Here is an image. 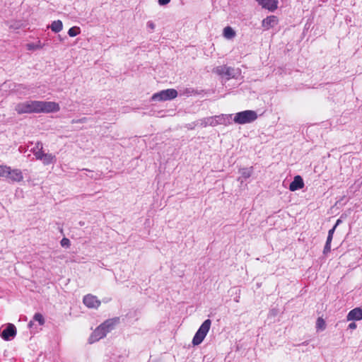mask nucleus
Instances as JSON below:
<instances>
[{
	"label": "nucleus",
	"instance_id": "obj_26",
	"mask_svg": "<svg viewBox=\"0 0 362 362\" xmlns=\"http://www.w3.org/2000/svg\"><path fill=\"white\" fill-rule=\"evenodd\" d=\"M331 243H332L331 240H327L325 245L324 247V250H323V253L325 255H327V253H329L330 252V250H331Z\"/></svg>",
	"mask_w": 362,
	"mask_h": 362
},
{
	"label": "nucleus",
	"instance_id": "obj_19",
	"mask_svg": "<svg viewBox=\"0 0 362 362\" xmlns=\"http://www.w3.org/2000/svg\"><path fill=\"white\" fill-rule=\"evenodd\" d=\"M236 33L235 31L230 26H227L223 28V35L227 40H231L235 37Z\"/></svg>",
	"mask_w": 362,
	"mask_h": 362
},
{
	"label": "nucleus",
	"instance_id": "obj_2",
	"mask_svg": "<svg viewBox=\"0 0 362 362\" xmlns=\"http://www.w3.org/2000/svg\"><path fill=\"white\" fill-rule=\"evenodd\" d=\"M33 153L36 159L40 160L45 165L54 164L57 162L56 156L52 153H45L43 151V145L40 141L36 143Z\"/></svg>",
	"mask_w": 362,
	"mask_h": 362
},
{
	"label": "nucleus",
	"instance_id": "obj_12",
	"mask_svg": "<svg viewBox=\"0 0 362 362\" xmlns=\"http://www.w3.org/2000/svg\"><path fill=\"white\" fill-rule=\"evenodd\" d=\"M83 301V303L90 308H97L100 305V301L97 297L90 294L84 296Z\"/></svg>",
	"mask_w": 362,
	"mask_h": 362
},
{
	"label": "nucleus",
	"instance_id": "obj_18",
	"mask_svg": "<svg viewBox=\"0 0 362 362\" xmlns=\"http://www.w3.org/2000/svg\"><path fill=\"white\" fill-rule=\"evenodd\" d=\"M48 28H49L52 32L57 33L62 30L63 23L60 20L54 21Z\"/></svg>",
	"mask_w": 362,
	"mask_h": 362
},
{
	"label": "nucleus",
	"instance_id": "obj_21",
	"mask_svg": "<svg viewBox=\"0 0 362 362\" xmlns=\"http://www.w3.org/2000/svg\"><path fill=\"white\" fill-rule=\"evenodd\" d=\"M10 166L5 164H0V179L6 180L9 172Z\"/></svg>",
	"mask_w": 362,
	"mask_h": 362
},
{
	"label": "nucleus",
	"instance_id": "obj_1",
	"mask_svg": "<svg viewBox=\"0 0 362 362\" xmlns=\"http://www.w3.org/2000/svg\"><path fill=\"white\" fill-rule=\"evenodd\" d=\"M116 322L115 320H108L98 327L89 337V343L93 344L105 337L113 329Z\"/></svg>",
	"mask_w": 362,
	"mask_h": 362
},
{
	"label": "nucleus",
	"instance_id": "obj_29",
	"mask_svg": "<svg viewBox=\"0 0 362 362\" xmlns=\"http://www.w3.org/2000/svg\"><path fill=\"white\" fill-rule=\"evenodd\" d=\"M336 228H337L334 226L332 229H330L329 230L327 240H329L332 241L333 235H334V233Z\"/></svg>",
	"mask_w": 362,
	"mask_h": 362
},
{
	"label": "nucleus",
	"instance_id": "obj_16",
	"mask_svg": "<svg viewBox=\"0 0 362 362\" xmlns=\"http://www.w3.org/2000/svg\"><path fill=\"white\" fill-rule=\"evenodd\" d=\"M303 187L304 182L303 178L300 175H296L294 177L293 180L291 182L289 185V189L291 192H295L303 188Z\"/></svg>",
	"mask_w": 362,
	"mask_h": 362
},
{
	"label": "nucleus",
	"instance_id": "obj_14",
	"mask_svg": "<svg viewBox=\"0 0 362 362\" xmlns=\"http://www.w3.org/2000/svg\"><path fill=\"white\" fill-rule=\"evenodd\" d=\"M263 8L274 11L278 8V0H256Z\"/></svg>",
	"mask_w": 362,
	"mask_h": 362
},
{
	"label": "nucleus",
	"instance_id": "obj_30",
	"mask_svg": "<svg viewBox=\"0 0 362 362\" xmlns=\"http://www.w3.org/2000/svg\"><path fill=\"white\" fill-rule=\"evenodd\" d=\"M170 1V0H158V4L160 6H165V5L168 4Z\"/></svg>",
	"mask_w": 362,
	"mask_h": 362
},
{
	"label": "nucleus",
	"instance_id": "obj_15",
	"mask_svg": "<svg viewBox=\"0 0 362 362\" xmlns=\"http://www.w3.org/2000/svg\"><path fill=\"white\" fill-rule=\"evenodd\" d=\"M347 321L361 320L362 308H356L350 310L346 316Z\"/></svg>",
	"mask_w": 362,
	"mask_h": 362
},
{
	"label": "nucleus",
	"instance_id": "obj_17",
	"mask_svg": "<svg viewBox=\"0 0 362 362\" xmlns=\"http://www.w3.org/2000/svg\"><path fill=\"white\" fill-rule=\"evenodd\" d=\"M217 117L218 125L223 124L225 126H228L232 124V119L233 120L232 114H221L217 115Z\"/></svg>",
	"mask_w": 362,
	"mask_h": 362
},
{
	"label": "nucleus",
	"instance_id": "obj_4",
	"mask_svg": "<svg viewBox=\"0 0 362 362\" xmlns=\"http://www.w3.org/2000/svg\"><path fill=\"white\" fill-rule=\"evenodd\" d=\"M257 118V114L253 110H245L236 113L233 122L238 124H245L254 122Z\"/></svg>",
	"mask_w": 362,
	"mask_h": 362
},
{
	"label": "nucleus",
	"instance_id": "obj_10",
	"mask_svg": "<svg viewBox=\"0 0 362 362\" xmlns=\"http://www.w3.org/2000/svg\"><path fill=\"white\" fill-rule=\"evenodd\" d=\"M214 73L220 75L227 76L228 78L234 77V70L230 67L226 66H219L214 69Z\"/></svg>",
	"mask_w": 362,
	"mask_h": 362
},
{
	"label": "nucleus",
	"instance_id": "obj_11",
	"mask_svg": "<svg viewBox=\"0 0 362 362\" xmlns=\"http://www.w3.org/2000/svg\"><path fill=\"white\" fill-rule=\"evenodd\" d=\"M197 124L202 127H216L218 125V117L216 115L202 118L198 121Z\"/></svg>",
	"mask_w": 362,
	"mask_h": 362
},
{
	"label": "nucleus",
	"instance_id": "obj_28",
	"mask_svg": "<svg viewBox=\"0 0 362 362\" xmlns=\"http://www.w3.org/2000/svg\"><path fill=\"white\" fill-rule=\"evenodd\" d=\"M60 244L62 247L68 248L71 245V242L68 238H64L62 239Z\"/></svg>",
	"mask_w": 362,
	"mask_h": 362
},
{
	"label": "nucleus",
	"instance_id": "obj_27",
	"mask_svg": "<svg viewBox=\"0 0 362 362\" xmlns=\"http://www.w3.org/2000/svg\"><path fill=\"white\" fill-rule=\"evenodd\" d=\"M146 28L149 33H152L156 28V24L152 21H148L146 23Z\"/></svg>",
	"mask_w": 362,
	"mask_h": 362
},
{
	"label": "nucleus",
	"instance_id": "obj_32",
	"mask_svg": "<svg viewBox=\"0 0 362 362\" xmlns=\"http://www.w3.org/2000/svg\"><path fill=\"white\" fill-rule=\"evenodd\" d=\"M341 223V219H338L336 221V223H335V225L334 226L337 228Z\"/></svg>",
	"mask_w": 362,
	"mask_h": 362
},
{
	"label": "nucleus",
	"instance_id": "obj_6",
	"mask_svg": "<svg viewBox=\"0 0 362 362\" xmlns=\"http://www.w3.org/2000/svg\"><path fill=\"white\" fill-rule=\"evenodd\" d=\"M177 95L178 93L175 89L168 88L153 94L151 100L154 102L171 100L177 98Z\"/></svg>",
	"mask_w": 362,
	"mask_h": 362
},
{
	"label": "nucleus",
	"instance_id": "obj_25",
	"mask_svg": "<svg viewBox=\"0 0 362 362\" xmlns=\"http://www.w3.org/2000/svg\"><path fill=\"white\" fill-rule=\"evenodd\" d=\"M242 177L245 179L249 178L252 175V170L248 168H244L241 171Z\"/></svg>",
	"mask_w": 362,
	"mask_h": 362
},
{
	"label": "nucleus",
	"instance_id": "obj_23",
	"mask_svg": "<svg viewBox=\"0 0 362 362\" xmlns=\"http://www.w3.org/2000/svg\"><path fill=\"white\" fill-rule=\"evenodd\" d=\"M81 33V28L78 26H73L68 30L69 37H74Z\"/></svg>",
	"mask_w": 362,
	"mask_h": 362
},
{
	"label": "nucleus",
	"instance_id": "obj_7",
	"mask_svg": "<svg viewBox=\"0 0 362 362\" xmlns=\"http://www.w3.org/2000/svg\"><path fill=\"white\" fill-rule=\"evenodd\" d=\"M59 110V104L56 102L38 100V113H54Z\"/></svg>",
	"mask_w": 362,
	"mask_h": 362
},
{
	"label": "nucleus",
	"instance_id": "obj_31",
	"mask_svg": "<svg viewBox=\"0 0 362 362\" xmlns=\"http://www.w3.org/2000/svg\"><path fill=\"white\" fill-rule=\"evenodd\" d=\"M349 328L351 329H354L356 328V324L355 322H351L349 325Z\"/></svg>",
	"mask_w": 362,
	"mask_h": 362
},
{
	"label": "nucleus",
	"instance_id": "obj_22",
	"mask_svg": "<svg viewBox=\"0 0 362 362\" xmlns=\"http://www.w3.org/2000/svg\"><path fill=\"white\" fill-rule=\"evenodd\" d=\"M326 328V323L323 318L318 317L316 321L317 331H323Z\"/></svg>",
	"mask_w": 362,
	"mask_h": 362
},
{
	"label": "nucleus",
	"instance_id": "obj_24",
	"mask_svg": "<svg viewBox=\"0 0 362 362\" xmlns=\"http://www.w3.org/2000/svg\"><path fill=\"white\" fill-rule=\"evenodd\" d=\"M33 319L35 321H37L40 325H42L45 323V318L43 315L40 313H35Z\"/></svg>",
	"mask_w": 362,
	"mask_h": 362
},
{
	"label": "nucleus",
	"instance_id": "obj_9",
	"mask_svg": "<svg viewBox=\"0 0 362 362\" xmlns=\"http://www.w3.org/2000/svg\"><path fill=\"white\" fill-rule=\"evenodd\" d=\"M16 335V327L13 324H8L6 329H4L1 334V337L3 339L6 341H9L13 339Z\"/></svg>",
	"mask_w": 362,
	"mask_h": 362
},
{
	"label": "nucleus",
	"instance_id": "obj_8",
	"mask_svg": "<svg viewBox=\"0 0 362 362\" xmlns=\"http://www.w3.org/2000/svg\"><path fill=\"white\" fill-rule=\"evenodd\" d=\"M24 176L23 172L19 168H12L10 166L9 172L6 180L11 182H23Z\"/></svg>",
	"mask_w": 362,
	"mask_h": 362
},
{
	"label": "nucleus",
	"instance_id": "obj_20",
	"mask_svg": "<svg viewBox=\"0 0 362 362\" xmlns=\"http://www.w3.org/2000/svg\"><path fill=\"white\" fill-rule=\"evenodd\" d=\"M44 47V45L40 40H37L36 42H30L26 45V49L29 51H35L41 49Z\"/></svg>",
	"mask_w": 362,
	"mask_h": 362
},
{
	"label": "nucleus",
	"instance_id": "obj_13",
	"mask_svg": "<svg viewBox=\"0 0 362 362\" xmlns=\"http://www.w3.org/2000/svg\"><path fill=\"white\" fill-rule=\"evenodd\" d=\"M279 23L278 18L275 16H270L264 18L262 22L264 30H269L276 26Z\"/></svg>",
	"mask_w": 362,
	"mask_h": 362
},
{
	"label": "nucleus",
	"instance_id": "obj_33",
	"mask_svg": "<svg viewBox=\"0 0 362 362\" xmlns=\"http://www.w3.org/2000/svg\"><path fill=\"white\" fill-rule=\"evenodd\" d=\"M235 301H236V302H238V301H239L238 298H237L235 299Z\"/></svg>",
	"mask_w": 362,
	"mask_h": 362
},
{
	"label": "nucleus",
	"instance_id": "obj_3",
	"mask_svg": "<svg viewBox=\"0 0 362 362\" xmlns=\"http://www.w3.org/2000/svg\"><path fill=\"white\" fill-rule=\"evenodd\" d=\"M15 110L19 115L38 113V100H27L18 103Z\"/></svg>",
	"mask_w": 362,
	"mask_h": 362
},
{
	"label": "nucleus",
	"instance_id": "obj_5",
	"mask_svg": "<svg viewBox=\"0 0 362 362\" xmlns=\"http://www.w3.org/2000/svg\"><path fill=\"white\" fill-rule=\"evenodd\" d=\"M211 325V320L207 319L204 321V322L201 325V326L199 327V328L198 329L192 339L193 345H199L204 341V338L206 337L207 333L210 329Z\"/></svg>",
	"mask_w": 362,
	"mask_h": 362
},
{
	"label": "nucleus",
	"instance_id": "obj_34",
	"mask_svg": "<svg viewBox=\"0 0 362 362\" xmlns=\"http://www.w3.org/2000/svg\"><path fill=\"white\" fill-rule=\"evenodd\" d=\"M186 92L187 93H190V90H188L187 89L186 90Z\"/></svg>",
	"mask_w": 362,
	"mask_h": 362
}]
</instances>
